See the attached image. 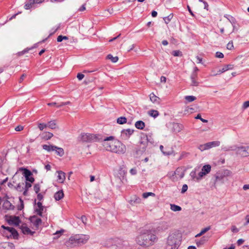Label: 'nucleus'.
Returning a JSON list of instances; mask_svg holds the SVG:
<instances>
[{
    "mask_svg": "<svg viewBox=\"0 0 249 249\" xmlns=\"http://www.w3.org/2000/svg\"><path fill=\"white\" fill-rule=\"evenodd\" d=\"M102 141L103 146L107 151L119 154L125 152V146L120 141L115 140L113 136L105 137Z\"/></svg>",
    "mask_w": 249,
    "mask_h": 249,
    "instance_id": "obj_1",
    "label": "nucleus"
},
{
    "mask_svg": "<svg viewBox=\"0 0 249 249\" xmlns=\"http://www.w3.org/2000/svg\"><path fill=\"white\" fill-rule=\"evenodd\" d=\"M136 241L140 246H149L157 241V237L150 232L143 233L139 235Z\"/></svg>",
    "mask_w": 249,
    "mask_h": 249,
    "instance_id": "obj_2",
    "label": "nucleus"
},
{
    "mask_svg": "<svg viewBox=\"0 0 249 249\" xmlns=\"http://www.w3.org/2000/svg\"><path fill=\"white\" fill-rule=\"evenodd\" d=\"M181 239V233L178 231L172 232L167 238L166 246L178 248L180 245Z\"/></svg>",
    "mask_w": 249,
    "mask_h": 249,
    "instance_id": "obj_3",
    "label": "nucleus"
},
{
    "mask_svg": "<svg viewBox=\"0 0 249 249\" xmlns=\"http://www.w3.org/2000/svg\"><path fill=\"white\" fill-rule=\"evenodd\" d=\"M99 136L90 133H82L79 137V141L83 142H92L102 141Z\"/></svg>",
    "mask_w": 249,
    "mask_h": 249,
    "instance_id": "obj_4",
    "label": "nucleus"
},
{
    "mask_svg": "<svg viewBox=\"0 0 249 249\" xmlns=\"http://www.w3.org/2000/svg\"><path fill=\"white\" fill-rule=\"evenodd\" d=\"M185 171V170L183 168L178 167L174 172H171L169 173L168 175L172 181L176 182L184 177Z\"/></svg>",
    "mask_w": 249,
    "mask_h": 249,
    "instance_id": "obj_5",
    "label": "nucleus"
},
{
    "mask_svg": "<svg viewBox=\"0 0 249 249\" xmlns=\"http://www.w3.org/2000/svg\"><path fill=\"white\" fill-rule=\"evenodd\" d=\"M89 239V236L87 235H76L70 238V241L72 244L81 245L85 244Z\"/></svg>",
    "mask_w": 249,
    "mask_h": 249,
    "instance_id": "obj_6",
    "label": "nucleus"
},
{
    "mask_svg": "<svg viewBox=\"0 0 249 249\" xmlns=\"http://www.w3.org/2000/svg\"><path fill=\"white\" fill-rule=\"evenodd\" d=\"M235 149V154L237 156L241 158H245L249 156L248 146H244L242 145H236Z\"/></svg>",
    "mask_w": 249,
    "mask_h": 249,
    "instance_id": "obj_7",
    "label": "nucleus"
},
{
    "mask_svg": "<svg viewBox=\"0 0 249 249\" xmlns=\"http://www.w3.org/2000/svg\"><path fill=\"white\" fill-rule=\"evenodd\" d=\"M5 219L10 225L18 226L20 223L18 216L5 215Z\"/></svg>",
    "mask_w": 249,
    "mask_h": 249,
    "instance_id": "obj_8",
    "label": "nucleus"
},
{
    "mask_svg": "<svg viewBox=\"0 0 249 249\" xmlns=\"http://www.w3.org/2000/svg\"><path fill=\"white\" fill-rule=\"evenodd\" d=\"M19 170L23 171V175L25 177L26 181H29V183H33L34 181V178L31 176L32 173L30 170L24 168H20Z\"/></svg>",
    "mask_w": 249,
    "mask_h": 249,
    "instance_id": "obj_9",
    "label": "nucleus"
},
{
    "mask_svg": "<svg viewBox=\"0 0 249 249\" xmlns=\"http://www.w3.org/2000/svg\"><path fill=\"white\" fill-rule=\"evenodd\" d=\"M36 200H35V202H36ZM45 207L42 205V203L40 202H38L37 203H35V205L34 206V209L35 212L37 214L39 215L40 216H42V213L44 210Z\"/></svg>",
    "mask_w": 249,
    "mask_h": 249,
    "instance_id": "obj_10",
    "label": "nucleus"
},
{
    "mask_svg": "<svg viewBox=\"0 0 249 249\" xmlns=\"http://www.w3.org/2000/svg\"><path fill=\"white\" fill-rule=\"evenodd\" d=\"M168 228V225L167 223V222L163 221L161 222H160L156 228L155 229V231L156 232H162L163 231H166Z\"/></svg>",
    "mask_w": 249,
    "mask_h": 249,
    "instance_id": "obj_11",
    "label": "nucleus"
},
{
    "mask_svg": "<svg viewBox=\"0 0 249 249\" xmlns=\"http://www.w3.org/2000/svg\"><path fill=\"white\" fill-rule=\"evenodd\" d=\"M183 125L181 124L173 123L172 124V130L176 133H178L181 131L183 129Z\"/></svg>",
    "mask_w": 249,
    "mask_h": 249,
    "instance_id": "obj_12",
    "label": "nucleus"
},
{
    "mask_svg": "<svg viewBox=\"0 0 249 249\" xmlns=\"http://www.w3.org/2000/svg\"><path fill=\"white\" fill-rule=\"evenodd\" d=\"M30 221L37 228L38 227L39 225H40L42 222V220L40 218H37L36 216L31 217Z\"/></svg>",
    "mask_w": 249,
    "mask_h": 249,
    "instance_id": "obj_13",
    "label": "nucleus"
},
{
    "mask_svg": "<svg viewBox=\"0 0 249 249\" xmlns=\"http://www.w3.org/2000/svg\"><path fill=\"white\" fill-rule=\"evenodd\" d=\"M209 237L208 236H203L200 239L196 240V243L197 247H201L208 241Z\"/></svg>",
    "mask_w": 249,
    "mask_h": 249,
    "instance_id": "obj_14",
    "label": "nucleus"
},
{
    "mask_svg": "<svg viewBox=\"0 0 249 249\" xmlns=\"http://www.w3.org/2000/svg\"><path fill=\"white\" fill-rule=\"evenodd\" d=\"M233 68V65H227L225 66H224L222 69L219 70L218 72L216 73H214L213 75H212V76H216L217 75H219L221 74L222 73L229 70H231Z\"/></svg>",
    "mask_w": 249,
    "mask_h": 249,
    "instance_id": "obj_15",
    "label": "nucleus"
},
{
    "mask_svg": "<svg viewBox=\"0 0 249 249\" xmlns=\"http://www.w3.org/2000/svg\"><path fill=\"white\" fill-rule=\"evenodd\" d=\"M2 207L4 209L7 210H14L15 206L8 200H5L3 203Z\"/></svg>",
    "mask_w": 249,
    "mask_h": 249,
    "instance_id": "obj_16",
    "label": "nucleus"
},
{
    "mask_svg": "<svg viewBox=\"0 0 249 249\" xmlns=\"http://www.w3.org/2000/svg\"><path fill=\"white\" fill-rule=\"evenodd\" d=\"M42 139L48 140L51 139L53 136V134L49 132H44L40 135Z\"/></svg>",
    "mask_w": 249,
    "mask_h": 249,
    "instance_id": "obj_17",
    "label": "nucleus"
},
{
    "mask_svg": "<svg viewBox=\"0 0 249 249\" xmlns=\"http://www.w3.org/2000/svg\"><path fill=\"white\" fill-rule=\"evenodd\" d=\"M21 230L24 234H30L32 235L35 233V231H32L29 228L23 225L21 226Z\"/></svg>",
    "mask_w": 249,
    "mask_h": 249,
    "instance_id": "obj_18",
    "label": "nucleus"
},
{
    "mask_svg": "<svg viewBox=\"0 0 249 249\" xmlns=\"http://www.w3.org/2000/svg\"><path fill=\"white\" fill-rule=\"evenodd\" d=\"M150 101L154 104H159L160 102V99L159 97L156 96L153 93H151L149 95Z\"/></svg>",
    "mask_w": 249,
    "mask_h": 249,
    "instance_id": "obj_19",
    "label": "nucleus"
},
{
    "mask_svg": "<svg viewBox=\"0 0 249 249\" xmlns=\"http://www.w3.org/2000/svg\"><path fill=\"white\" fill-rule=\"evenodd\" d=\"M197 77L196 73H192L191 75V85L192 86H197L198 85V82L196 80Z\"/></svg>",
    "mask_w": 249,
    "mask_h": 249,
    "instance_id": "obj_20",
    "label": "nucleus"
},
{
    "mask_svg": "<svg viewBox=\"0 0 249 249\" xmlns=\"http://www.w3.org/2000/svg\"><path fill=\"white\" fill-rule=\"evenodd\" d=\"M129 202L131 205H135L140 204L141 202V199L137 196H134L131 197Z\"/></svg>",
    "mask_w": 249,
    "mask_h": 249,
    "instance_id": "obj_21",
    "label": "nucleus"
},
{
    "mask_svg": "<svg viewBox=\"0 0 249 249\" xmlns=\"http://www.w3.org/2000/svg\"><path fill=\"white\" fill-rule=\"evenodd\" d=\"M64 197V193L62 190L56 192L54 195V198L56 201L61 200Z\"/></svg>",
    "mask_w": 249,
    "mask_h": 249,
    "instance_id": "obj_22",
    "label": "nucleus"
},
{
    "mask_svg": "<svg viewBox=\"0 0 249 249\" xmlns=\"http://www.w3.org/2000/svg\"><path fill=\"white\" fill-rule=\"evenodd\" d=\"M42 147L43 149L49 152L52 151H54L55 149L56 148V146L53 145L44 144L42 146Z\"/></svg>",
    "mask_w": 249,
    "mask_h": 249,
    "instance_id": "obj_23",
    "label": "nucleus"
},
{
    "mask_svg": "<svg viewBox=\"0 0 249 249\" xmlns=\"http://www.w3.org/2000/svg\"><path fill=\"white\" fill-rule=\"evenodd\" d=\"M57 180L60 182L63 183L65 179V173L62 171H57Z\"/></svg>",
    "mask_w": 249,
    "mask_h": 249,
    "instance_id": "obj_24",
    "label": "nucleus"
},
{
    "mask_svg": "<svg viewBox=\"0 0 249 249\" xmlns=\"http://www.w3.org/2000/svg\"><path fill=\"white\" fill-rule=\"evenodd\" d=\"M207 143L209 149H210L213 147L219 146L220 144V141H218L211 142Z\"/></svg>",
    "mask_w": 249,
    "mask_h": 249,
    "instance_id": "obj_25",
    "label": "nucleus"
},
{
    "mask_svg": "<svg viewBox=\"0 0 249 249\" xmlns=\"http://www.w3.org/2000/svg\"><path fill=\"white\" fill-rule=\"evenodd\" d=\"M135 127L139 129H143L145 127V124L142 121H138L135 123Z\"/></svg>",
    "mask_w": 249,
    "mask_h": 249,
    "instance_id": "obj_26",
    "label": "nucleus"
},
{
    "mask_svg": "<svg viewBox=\"0 0 249 249\" xmlns=\"http://www.w3.org/2000/svg\"><path fill=\"white\" fill-rule=\"evenodd\" d=\"M236 145H233L230 146H223L222 147V150L224 151H234L235 152Z\"/></svg>",
    "mask_w": 249,
    "mask_h": 249,
    "instance_id": "obj_27",
    "label": "nucleus"
},
{
    "mask_svg": "<svg viewBox=\"0 0 249 249\" xmlns=\"http://www.w3.org/2000/svg\"><path fill=\"white\" fill-rule=\"evenodd\" d=\"M3 249H15V246L13 243H6L2 245Z\"/></svg>",
    "mask_w": 249,
    "mask_h": 249,
    "instance_id": "obj_28",
    "label": "nucleus"
},
{
    "mask_svg": "<svg viewBox=\"0 0 249 249\" xmlns=\"http://www.w3.org/2000/svg\"><path fill=\"white\" fill-rule=\"evenodd\" d=\"M211 166L210 165L207 164V165H205L203 166V167L202 168L201 171H202L203 172H204L205 174H206H206H208L211 171Z\"/></svg>",
    "mask_w": 249,
    "mask_h": 249,
    "instance_id": "obj_29",
    "label": "nucleus"
},
{
    "mask_svg": "<svg viewBox=\"0 0 249 249\" xmlns=\"http://www.w3.org/2000/svg\"><path fill=\"white\" fill-rule=\"evenodd\" d=\"M54 151L60 157H62L64 154V150L62 148L58 147L56 146V148L55 149Z\"/></svg>",
    "mask_w": 249,
    "mask_h": 249,
    "instance_id": "obj_30",
    "label": "nucleus"
},
{
    "mask_svg": "<svg viewBox=\"0 0 249 249\" xmlns=\"http://www.w3.org/2000/svg\"><path fill=\"white\" fill-rule=\"evenodd\" d=\"M107 59L110 60L113 63H116L118 60V57L117 56H113L111 54H109L107 56Z\"/></svg>",
    "mask_w": 249,
    "mask_h": 249,
    "instance_id": "obj_31",
    "label": "nucleus"
},
{
    "mask_svg": "<svg viewBox=\"0 0 249 249\" xmlns=\"http://www.w3.org/2000/svg\"><path fill=\"white\" fill-rule=\"evenodd\" d=\"M170 209L174 212H178L181 210V208L180 206L173 204H170Z\"/></svg>",
    "mask_w": 249,
    "mask_h": 249,
    "instance_id": "obj_32",
    "label": "nucleus"
},
{
    "mask_svg": "<svg viewBox=\"0 0 249 249\" xmlns=\"http://www.w3.org/2000/svg\"><path fill=\"white\" fill-rule=\"evenodd\" d=\"M14 187L17 191L22 192L24 190V183H18L16 186H14Z\"/></svg>",
    "mask_w": 249,
    "mask_h": 249,
    "instance_id": "obj_33",
    "label": "nucleus"
},
{
    "mask_svg": "<svg viewBox=\"0 0 249 249\" xmlns=\"http://www.w3.org/2000/svg\"><path fill=\"white\" fill-rule=\"evenodd\" d=\"M143 139L144 140H146L147 141V143H150L151 144H153L154 143V140L151 136H148V135H143Z\"/></svg>",
    "mask_w": 249,
    "mask_h": 249,
    "instance_id": "obj_34",
    "label": "nucleus"
},
{
    "mask_svg": "<svg viewBox=\"0 0 249 249\" xmlns=\"http://www.w3.org/2000/svg\"><path fill=\"white\" fill-rule=\"evenodd\" d=\"M7 236L8 237L12 236L13 237V238L17 239L18 237V233L17 231L14 228H13V229H12V231H11L10 234H9V235H7Z\"/></svg>",
    "mask_w": 249,
    "mask_h": 249,
    "instance_id": "obj_35",
    "label": "nucleus"
},
{
    "mask_svg": "<svg viewBox=\"0 0 249 249\" xmlns=\"http://www.w3.org/2000/svg\"><path fill=\"white\" fill-rule=\"evenodd\" d=\"M148 114L154 118H156L159 116V113L157 110H151L148 111Z\"/></svg>",
    "mask_w": 249,
    "mask_h": 249,
    "instance_id": "obj_36",
    "label": "nucleus"
},
{
    "mask_svg": "<svg viewBox=\"0 0 249 249\" xmlns=\"http://www.w3.org/2000/svg\"><path fill=\"white\" fill-rule=\"evenodd\" d=\"M47 126L52 129H55L56 127V124L55 122V121L53 120V121H51L50 122H48V124H47Z\"/></svg>",
    "mask_w": 249,
    "mask_h": 249,
    "instance_id": "obj_37",
    "label": "nucleus"
},
{
    "mask_svg": "<svg viewBox=\"0 0 249 249\" xmlns=\"http://www.w3.org/2000/svg\"><path fill=\"white\" fill-rule=\"evenodd\" d=\"M126 118L124 117H120L118 118L117 120V122L118 124H123L126 123Z\"/></svg>",
    "mask_w": 249,
    "mask_h": 249,
    "instance_id": "obj_38",
    "label": "nucleus"
},
{
    "mask_svg": "<svg viewBox=\"0 0 249 249\" xmlns=\"http://www.w3.org/2000/svg\"><path fill=\"white\" fill-rule=\"evenodd\" d=\"M198 148L201 151H203L209 149L208 143H206L203 144H200L198 146Z\"/></svg>",
    "mask_w": 249,
    "mask_h": 249,
    "instance_id": "obj_39",
    "label": "nucleus"
},
{
    "mask_svg": "<svg viewBox=\"0 0 249 249\" xmlns=\"http://www.w3.org/2000/svg\"><path fill=\"white\" fill-rule=\"evenodd\" d=\"M34 4H35V3L33 0H29V1L25 4L24 8L27 10L29 9Z\"/></svg>",
    "mask_w": 249,
    "mask_h": 249,
    "instance_id": "obj_40",
    "label": "nucleus"
},
{
    "mask_svg": "<svg viewBox=\"0 0 249 249\" xmlns=\"http://www.w3.org/2000/svg\"><path fill=\"white\" fill-rule=\"evenodd\" d=\"M210 229V227H208L205 228L204 229H203L199 233L197 234L196 235V237H198L201 236L202 234H203L204 233L206 232L207 231H208Z\"/></svg>",
    "mask_w": 249,
    "mask_h": 249,
    "instance_id": "obj_41",
    "label": "nucleus"
},
{
    "mask_svg": "<svg viewBox=\"0 0 249 249\" xmlns=\"http://www.w3.org/2000/svg\"><path fill=\"white\" fill-rule=\"evenodd\" d=\"M185 99L188 103L192 102L196 99V97L193 95L186 96Z\"/></svg>",
    "mask_w": 249,
    "mask_h": 249,
    "instance_id": "obj_42",
    "label": "nucleus"
},
{
    "mask_svg": "<svg viewBox=\"0 0 249 249\" xmlns=\"http://www.w3.org/2000/svg\"><path fill=\"white\" fill-rule=\"evenodd\" d=\"M221 174L225 178L230 176L231 175V172L229 170H224L222 172Z\"/></svg>",
    "mask_w": 249,
    "mask_h": 249,
    "instance_id": "obj_43",
    "label": "nucleus"
},
{
    "mask_svg": "<svg viewBox=\"0 0 249 249\" xmlns=\"http://www.w3.org/2000/svg\"><path fill=\"white\" fill-rule=\"evenodd\" d=\"M173 14H170L167 17H164L163 18V20H164V22H165V23L168 24L171 21V20L173 18Z\"/></svg>",
    "mask_w": 249,
    "mask_h": 249,
    "instance_id": "obj_44",
    "label": "nucleus"
},
{
    "mask_svg": "<svg viewBox=\"0 0 249 249\" xmlns=\"http://www.w3.org/2000/svg\"><path fill=\"white\" fill-rule=\"evenodd\" d=\"M37 124H38V128L41 131L43 130L44 129L46 128L48 126L47 124H45V123H38Z\"/></svg>",
    "mask_w": 249,
    "mask_h": 249,
    "instance_id": "obj_45",
    "label": "nucleus"
},
{
    "mask_svg": "<svg viewBox=\"0 0 249 249\" xmlns=\"http://www.w3.org/2000/svg\"><path fill=\"white\" fill-rule=\"evenodd\" d=\"M149 196H155V194L152 192H146L142 194V197L144 198H146Z\"/></svg>",
    "mask_w": 249,
    "mask_h": 249,
    "instance_id": "obj_46",
    "label": "nucleus"
},
{
    "mask_svg": "<svg viewBox=\"0 0 249 249\" xmlns=\"http://www.w3.org/2000/svg\"><path fill=\"white\" fill-rule=\"evenodd\" d=\"M1 227L5 230V232H6V233H9V234H10L12 231V229H13V228L5 227L4 225L1 226Z\"/></svg>",
    "mask_w": 249,
    "mask_h": 249,
    "instance_id": "obj_47",
    "label": "nucleus"
},
{
    "mask_svg": "<svg viewBox=\"0 0 249 249\" xmlns=\"http://www.w3.org/2000/svg\"><path fill=\"white\" fill-rule=\"evenodd\" d=\"M20 204L18 206V209L19 211L22 210L24 208V202L21 197H19Z\"/></svg>",
    "mask_w": 249,
    "mask_h": 249,
    "instance_id": "obj_48",
    "label": "nucleus"
},
{
    "mask_svg": "<svg viewBox=\"0 0 249 249\" xmlns=\"http://www.w3.org/2000/svg\"><path fill=\"white\" fill-rule=\"evenodd\" d=\"M172 54L175 56H181L182 55V53L178 50L173 51Z\"/></svg>",
    "mask_w": 249,
    "mask_h": 249,
    "instance_id": "obj_49",
    "label": "nucleus"
},
{
    "mask_svg": "<svg viewBox=\"0 0 249 249\" xmlns=\"http://www.w3.org/2000/svg\"><path fill=\"white\" fill-rule=\"evenodd\" d=\"M34 189L36 194H38L40 191V185L39 184H36L34 186Z\"/></svg>",
    "mask_w": 249,
    "mask_h": 249,
    "instance_id": "obj_50",
    "label": "nucleus"
},
{
    "mask_svg": "<svg viewBox=\"0 0 249 249\" xmlns=\"http://www.w3.org/2000/svg\"><path fill=\"white\" fill-rule=\"evenodd\" d=\"M163 154L164 155H168V156L171 155H175L174 151L172 149L168 151L163 152Z\"/></svg>",
    "mask_w": 249,
    "mask_h": 249,
    "instance_id": "obj_51",
    "label": "nucleus"
},
{
    "mask_svg": "<svg viewBox=\"0 0 249 249\" xmlns=\"http://www.w3.org/2000/svg\"><path fill=\"white\" fill-rule=\"evenodd\" d=\"M190 176L193 180H195V179H196V178H197V177L196 176V172L195 171H192L190 173Z\"/></svg>",
    "mask_w": 249,
    "mask_h": 249,
    "instance_id": "obj_52",
    "label": "nucleus"
},
{
    "mask_svg": "<svg viewBox=\"0 0 249 249\" xmlns=\"http://www.w3.org/2000/svg\"><path fill=\"white\" fill-rule=\"evenodd\" d=\"M195 118L196 119H200L203 123H207L208 122V120H205V119H204L203 118H201V116L200 115V114H198L196 117Z\"/></svg>",
    "mask_w": 249,
    "mask_h": 249,
    "instance_id": "obj_53",
    "label": "nucleus"
},
{
    "mask_svg": "<svg viewBox=\"0 0 249 249\" xmlns=\"http://www.w3.org/2000/svg\"><path fill=\"white\" fill-rule=\"evenodd\" d=\"M215 57L217 58H222L224 57V54L219 52H217L215 53Z\"/></svg>",
    "mask_w": 249,
    "mask_h": 249,
    "instance_id": "obj_54",
    "label": "nucleus"
},
{
    "mask_svg": "<svg viewBox=\"0 0 249 249\" xmlns=\"http://www.w3.org/2000/svg\"><path fill=\"white\" fill-rule=\"evenodd\" d=\"M206 174H205L204 172H203L202 171L200 172L198 174V177L196 178V180H199L200 178H201L204 175H205Z\"/></svg>",
    "mask_w": 249,
    "mask_h": 249,
    "instance_id": "obj_55",
    "label": "nucleus"
},
{
    "mask_svg": "<svg viewBox=\"0 0 249 249\" xmlns=\"http://www.w3.org/2000/svg\"><path fill=\"white\" fill-rule=\"evenodd\" d=\"M32 185L31 183L26 182L25 185H24V189L28 190L29 188L31 187Z\"/></svg>",
    "mask_w": 249,
    "mask_h": 249,
    "instance_id": "obj_56",
    "label": "nucleus"
},
{
    "mask_svg": "<svg viewBox=\"0 0 249 249\" xmlns=\"http://www.w3.org/2000/svg\"><path fill=\"white\" fill-rule=\"evenodd\" d=\"M187 189H188V186L186 184H184L182 187L181 192V193L182 194L184 193L185 192H186L187 191Z\"/></svg>",
    "mask_w": 249,
    "mask_h": 249,
    "instance_id": "obj_57",
    "label": "nucleus"
},
{
    "mask_svg": "<svg viewBox=\"0 0 249 249\" xmlns=\"http://www.w3.org/2000/svg\"><path fill=\"white\" fill-rule=\"evenodd\" d=\"M140 143L142 144H143L144 146V147H146V145L147 144V141L146 140H144L143 139V136L141 137V141L140 142Z\"/></svg>",
    "mask_w": 249,
    "mask_h": 249,
    "instance_id": "obj_58",
    "label": "nucleus"
},
{
    "mask_svg": "<svg viewBox=\"0 0 249 249\" xmlns=\"http://www.w3.org/2000/svg\"><path fill=\"white\" fill-rule=\"evenodd\" d=\"M223 178H224V177H223L222 174L217 175L216 176L215 181H221L223 179Z\"/></svg>",
    "mask_w": 249,
    "mask_h": 249,
    "instance_id": "obj_59",
    "label": "nucleus"
},
{
    "mask_svg": "<svg viewBox=\"0 0 249 249\" xmlns=\"http://www.w3.org/2000/svg\"><path fill=\"white\" fill-rule=\"evenodd\" d=\"M249 107V101L245 102L243 103V105L242 106L243 108L246 109L247 108H248Z\"/></svg>",
    "mask_w": 249,
    "mask_h": 249,
    "instance_id": "obj_60",
    "label": "nucleus"
},
{
    "mask_svg": "<svg viewBox=\"0 0 249 249\" xmlns=\"http://www.w3.org/2000/svg\"><path fill=\"white\" fill-rule=\"evenodd\" d=\"M227 48L228 50H231L233 48V45L232 42H229L227 45Z\"/></svg>",
    "mask_w": 249,
    "mask_h": 249,
    "instance_id": "obj_61",
    "label": "nucleus"
},
{
    "mask_svg": "<svg viewBox=\"0 0 249 249\" xmlns=\"http://www.w3.org/2000/svg\"><path fill=\"white\" fill-rule=\"evenodd\" d=\"M84 76H85V75L81 73H79L77 75V78L79 80H81L82 79H83L84 78Z\"/></svg>",
    "mask_w": 249,
    "mask_h": 249,
    "instance_id": "obj_62",
    "label": "nucleus"
},
{
    "mask_svg": "<svg viewBox=\"0 0 249 249\" xmlns=\"http://www.w3.org/2000/svg\"><path fill=\"white\" fill-rule=\"evenodd\" d=\"M15 129L16 131H20L23 129V126L21 125H18L15 128Z\"/></svg>",
    "mask_w": 249,
    "mask_h": 249,
    "instance_id": "obj_63",
    "label": "nucleus"
},
{
    "mask_svg": "<svg viewBox=\"0 0 249 249\" xmlns=\"http://www.w3.org/2000/svg\"><path fill=\"white\" fill-rule=\"evenodd\" d=\"M37 194V199L39 200V201H41V200L43 199V196L42 194H41V193H38Z\"/></svg>",
    "mask_w": 249,
    "mask_h": 249,
    "instance_id": "obj_64",
    "label": "nucleus"
}]
</instances>
